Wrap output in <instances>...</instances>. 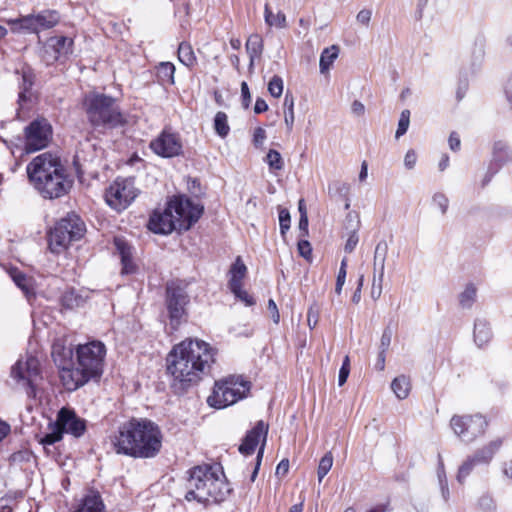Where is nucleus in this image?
Returning a JSON list of instances; mask_svg holds the SVG:
<instances>
[{
	"mask_svg": "<svg viewBox=\"0 0 512 512\" xmlns=\"http://www.w3.org/2000/svg\"><path fill=\"white\" fill-rule=\"evenodd\" d=\"M177 52L178 59L183 65H185L189 69L195 67V65L197 64V58L190 43L181 42L178 46Z\"/></svg>",
	"mask_w": 512,
	"mask_h": 512,
	"instance_id": "29",
	"label": "nucleus"
},
{
	"mask_svg": "<svg viewBox=\"0 0 512 512\" xmlns=\"http://www.w3.org/2000/svg\"><path fill=\"white\" fill-rule=\"evenodd\" d=\"M122 273L133 274L137 270V265L134 263L132 255L121 259Z\"/></svg>",
	"mask_w": 512,
	"mask_h": 512,
	"instance_id": "52",
	"label": "nucleus"
},
{
	"mask_svg": "<svg viewBox=\"0 0 512 512\" xmlns=\"http://www.w3.org/2000/svg\"><path fill=\"white\" fill-rule=\"evenodd\" d=\"M246 51L249 55L251 63L255 59H259L264 50V41L260 34H251L245 44Z\"/></svg>",
	"mask_w": 512,
	"mask_h": 512,
	"instance_id": "27",
	"label": "nucleus"
},
{
	"mask_svg": "<svg viewBox=\"0 0 512 512\" xmlns=\"http://www.w3.org/2000/svg\"><path fill=\"white\" fill-rule=\"evenodd\" d=\"M80 296L75 292L74 289L66 290L60 298L61 306L66 309H73L79 304Z\"/></svg>",
	"mask_w": 512,
	"mask_h": 512,
	"instance_id": "39",
	"label": "nucleus"
},
{
	"mask_svg": "<svg viewBox=\"0 0 512 512\" xmlns=\"http://www.w3.org/2000/svg\"><path fill=\"white\" fill-rule=\"evenodd\" d=\"M231 293L235 296L236 299L243 302L246 306H253L256 303L255 298L249 294L246 290L243 289V286H238V288H234L230 290Z\"/></svg>",
	"mask_w": 512,
	"mask_h": 512,
	"instance_id": "42",
	"label": "nucleus"
},
{
	"mask_svg": "<svg viewBox=\"0 0 512 512\" xmlns=\"http://www.w3.org/2000/svg\"><path fill=\"white\" fill-rule=\"evenodd\" d=\"M76 366L72 370L64 371L63 378L67 384V391H75L91 380H98L104 370L106 347L100 341H90L79 344L75 350Z\"/></svg>",
	"mask_w": 512,
	"mask_h": 512,
	"instance_id": "5",
	"label": "nucleus"
},
{
	"mask_svg": "<svg viewBox=\"0 0 512 512\" xmlns=\"http://www.w3.org/2000/svg\"><path fill=\"white\" fill-rule=\"evenodd\" d=\"M319 317L320 308L316 303H314L308 308L307 311V323L311 329H314L316 327L319 321Z\"/></svg>",
	"mask_w": 512,
	"mask_h": 512,
	"instance_id": "47",
	"label": "nucleus"
},
{
	"mask_svg": "<svg viewBox=\"0 0 512 512\" xmlns=\"http://www.w3.org/2000/svg\"><path fill=\"white\" fill-rule=\"evenodd\" d=\"M492 337L491 329L486 322L478 321L474 325V341L479 347L486 345Z\"/></svg>",
	"mask_w": 512,
	"mask_h": 512,
	"instance_id": "31",
	"label": "nucleus"
},
{
	"mask_svg": "<svg viewBox=\"0 0 512 512\" xmlns=\"http://www.w3.org/2000/svg\"><path fill=\"white\" fill-rule=\"evenodd\" d=\"M512 161V151L504 141H496L493 144V157L489 166L490 174L483 180L485 186L497 172V170L506 162Z\"/></svg>",
	"mask_w": 512,
	"mask_h": 512,
	"instance_id": "21",
	"label": "nucleus"
},
{
	"mask_svg": "<svg viewBox=\"0 0 512 512\" xmlns=\"http://www.w3.org/2000/svg\"><path fill=\"white\" fill-rule=\"evenodd\" d=\"M175 66L171 62H162L156 68V76L161 85L174 84Z\"/></svg>",
	"mask_w": 512,
	"mask_h": 512,
	"instance_id": "30",
	"label": "nucleus"
},
{
	"mask_svg": "<svg viewBox=\"0 0 512 512\" xmlns=\"http://www.w3.org/2000/svg\"><path fill=\"white\" fill-rule=\"evenodd\" d=\"M391 389L398 399H406L411 391V380L406 375H400L393 379Z\"/></svg>",
	"mask_w": 512,
	"mask_h": 512,
	"instance_id": "28",
	"label": "nucleus"
},
{
	"mask_svg": "<svg viewBox=\"0 0 512 512\" xmlns=\"http://www.w3.org/2000/svg\"><path fill=\"white\" fill-rule=\"evenodd\" d=\"M477 506L479 509L484 510V511L491 510L494 507V501L490 496L484 495L479 498V500L477 502Z\"/></svg>",
	"mask_w": 512,
	"mask_h": 512,
	"instance_id": "58",
	"label": "nucleus"
},
{
	"mask_svg": "<svg viewBox=\"0 0 512 512\" xmlns=\"http://www.w3.org/2000/svg\"><path fill=\"white\" fill-rule=\"evenodd\" d=\"M11 377L20 384L28 398L37 397V382L42 379L40 362L36 357L30 356L25 360H18L11 368Z\"/></svg>",
	"mask_w": 512,
	"mask_h": 512,
	"instance_id": "12",
	"label": "nucleus"
},
{
	"mask_svg": "<svg viewBox=\"0 0 512 512\" xmlns=\"http://www.w3.org/2000/svg\"><path fill=\"white\" fill-rule=\"evenodd\" d=\"M299 229L302 237H306L308 235V216L307 212H302L299 219Z\"/></svg>",
	"mask_w": 512,
	"mask_h": 512,
	"instance_id": "61",
	"label": "nucleus"
},
{
	"mask_svg": "<svg viewBox=\"0 0 512 512\" xmlns=\"http://www.w3.org/2000/svg\"><path fill=\"white\" fill-rule=\"evenodd\" d=\"M148 228L157 234H169L178 229L173 214L166 206L163 210H154L149 218Z\"/></svg>",
	"mask_w": 512,
	"mask_h": 512,
	"instance_id": "20",
	"label": "nucleus"
},
{
	"mask_svg": "<svg viewBox=\"0 0 512 512\" xmlns=\"http://www.w3.org/2000/svg\"><path fill=\"white\" fill-rule=\"evenodd\" d=\"M83 107L89 123L94 127L116 128L126 124V119L116 100L108 95L93 93L85 96Z\"/></svg>",
	"mask_w": 512,
	"mask_h": 512,
	"instance_id": "6",
	"label": "nucleus"
},
{
	"mask_svg": "<svg viewBox=\"0 0 512 512\" xmlns=\"http://www.w3.org/2000/svg\"><path fill=\"white\" fill-rule=\"evenodd\" d=\"M251 94H250V90H249V86L247 84V82L243 81L241 83V102H242V106L245 108V109H248L251 105Z\"/></svg>",
	"mask_w": 512,
	"mask_h": 512,
	"instance_id": "53",
	"label": "nucleus"
},
{
	"mask_svg": "<svg viewBox=\"0 0 512 512\" xmlns=\"http://www.w3.org/2000/svg\"><path fill=\"white\" fill-rule=\"evenodd\" d=\"M248 275V268L241 256H237L228 270V288L229 290L244 285V280Z\"/></svg>",
	"mask_w": 512,
	"mask_h": 512,
	"instance_id": "22",
	"label": "nucleus"
},
{
	"mask_svg": "<svg viewBox=\"0 0 512 512\" xmlns=\"http://www.w3.org/2000/svg\"><path fill=\"white\" fill-rule=\"evenodd\" d=\"M86 233L85 222L74 212L59 219L47 232L48 249L56 255L65 252L69 246L79 241Z\"/></svg>",
	"mask_w": 512,
	"mask_h": 512,
	"instance_id": "8",
	"label": "nucleus"
},
{
	"mask_svg": "<svg viewBox=\"0 0 512 512\" xmlns=\"http://www.w3.org/2000/svg\"><path fill=\"white\" fill-rule=\"evenodd\" d=\"M298 253L308 261L312 259V246L307 240H300L297 244Z\"/></svg>",
	"mask_w": 512,
	"mask_h": 512,
	"instance_id": "51",
	"label": "nucleus"
},
{
	"mask_svg": "<svg viewBox=\"0 0 512 512\" xmlns=\"http://www.w3.org/2000/svg\"><path fill=\"white\" fill-rule=\"evenodd\" d=\"M284 122L287 130L290 132L294 125V98L292 94L286 93L284 98Z\"/></svg>",
	"mask_w": 512,
	"mask_h": 512,
	"instance_id": "34",
	"label": "nucleus"
},
{
	"mask_svg": "<svg viewBox=\"0 0 512 512\" xmlns=\"http://www.w3.org/2000/svg\"><path fill=\"white\" fill-rule=\"evenodd\" d=\"M371 15H372V13L370 10L363 9L357 14V21L364 25H368V23L371 19Z\"/></svg>",
	"mask_w": 512,
	"mask_h": 512,
	"instance_id": "63",
	"label": "nucleus"
},
{
	"mask_svg": "<svg viewBox=\"0 0 512 512\" xmlns=\"http://www.w3.org/2000/svg\"><path fill=\"white\" fill-rule=\"evenodd\" d=\"M53 138L51 123L43 116L32 120L24 129V150L33 153L49 146Z\"/></svg>",
	"mask_w": 512,
	"mask_h": 512,
	"instance_id": "13",
	"label": "nucleus"
},
{
	"mask_svg": "<svg viewBox=\"0 0 512 512\" xmlns=\"http://www.w3.org/2000/svg\"><path fill=\"white\" fill-rule=\"evenodd\" d=\"M86 421L76 414L73 409L63 407L56 417L53 429L50 433L45 434L40 443L43 445H53L62 440L63 434H71L79 438L86 432Z\"/></svg>",
	"mask_w": 512,
	"mask_h": 512,
	"instance_id": "11",
	"label": "nucleus"
},
{
	"mask_svg": "<svg viewBox=\"0 0 512 512\" xmlns=\"http://www.w3.org/2000/svg\"><path fill=\"white\" fill-rule=\"evenodd\" d=\"M38 32L55 27L60 22V13L57 10L47 9L34 15Z\"/></svg>",
	"mask_w": 512,
	"mask_h": 512,
	"instance_id": "26",
	"label": "nucleus"
},
{
	"mask_svg": "<svg viewBox=\"0 0 512 512\" xmlns=\"http://www.w3.org/2000/svg\"><path fill=\"white\" fill-rule=\"evenodd\" d=\"M477 289L474 284L470 283L465 290L459 295V303L463 308H470L475 302Z\"/></svg>",
	"mask_w": 512,
	"mask_h": 512,
	"instance_id": "36",
	"label": "nucleus"
},
{
	"mask_svg": "<svg viewBox=\"0 0 512 512\" xmlns=\"http://www.w3.org/2000/svg\"><path fill=\"white\" fill-rule=\"evenodd\" d=\"M216 356V348L197 338L175 344L166 357V372L174 392L185 393L210 375Z\"/></svg>",
	"mask_w": 512,
	"mask_h": 512,
	"instance_id": "1",
	"label": "nucleus"
},
{
	"mask_svg": "<svg viewBox=\"0 0 512 512\" xmlns=\"http://www.w3.org/2000/svg\"><path fill=\"white\" fill-rule=\"evenodd\" d=\"M349 373H350V358L348 355H346L343 359V363H342V366L339 371V376H338L339 386H342L346 383Z\"/></svg>",
	"mask_w": 512,
	"mask_h": 512,
	"instance_id": "50",
	"label": "nucleus"
},
{
	"mask_svg": "<svg viewBox=\"0 0 512 512\" xmlns=\"http://www.w3.org/2000/svg\"><path fill=\"white\" fill-rule=\"evenodd\" d=\"M358 241H359L358 234H357V232H356V231H353V232L349 235V237H348V239H347V241H346V244H345V247H344L345 252H346V253H352V252H353V250L355 249V247L357 246Z\"/></svg>",
	"mask_w": 512,
	"mask_h": 512,
	"instance_id": "55",
	"label": "nucleus"
},
{
	"mask_svg": "<svg viewBox=\"0 0 512 512\" xmlns=\"http://www.w3.org/2000/svg\"><path fill=\"white\" fill-rule=\"evenodd\" d=\"M113 242L121 259L132 255V247L123 237H115Z\"/></svg>",
	"mask_w": 512,
	"mask_h": 512,
	"instance_id": "45",
	"label": "nucleus"
},
{
	"mask_svg": "<svg viewBox=\"0 0 512 512\" xmlns=\"http://www.w3.org/2000/svg\"><path fill=\"white\" fill-rule=\"evenodd\" d=\"M113 242L121 259L132 255V247L123 237H115Z\"/></svg>",
	"mask_w": 512,
	"mask_h": 512,
	"instance_id": "46",
	"label": "nucleus"
},
{
	"mask_svg": "<svg viewBox=\"0 0 512 512\" xmlns=\"http://www.w3.org/2000/svg\"><path fill=\"white\" fill-rule=\"evenodd\" d=\"M19 73L21 75L19 100L26 102L30 100L31 91L35 82V74L30 67H23Z\"/></svg>",
	"mask_w": 512,
	"mask_h": 512,
	"instance_id": "25",
	"label": "nucleus"
},
{
	"mask_svg": "<svg viewBox=\"0 0 512 512\" xmlns=\"http://www.w3.org/2000/svg\"><path fill=\"white\" fill-rule=\"evenodd\" d=\"M268 91L271 96L279 98L283 93V80L280 76L274 75L268 83Z\"/></svg>",
	"mask_w": 512,
	"mask_h": 512,
	"instance_id": "44",
	"label": "nucleus"
},
{
	"mask_svg": "<svg viewBox=\"0 0 512 512\" xmlns=\"http://www.w3.org/2000/svg\"><path fill=\"white\" fill-rule=\"evenodd\" d=\"M51 357L58 368V374L63 387L67 390V384L64 376V371L73 369V351L66 346V341L62 338H57L53 341L51 346Z\"/></svg>",
	"mask_w": 512,
	"mask_h": 512,
	"instance_id": "18",
	"label": "nucleus"
},
{
	"mask_svg": "<svg viewBox=\"0 0 512 512\" xmlns=\"http://www.w3.org/2000/svg\"><path fill=\"white\" fill-rule=\"evenodd\" d=\"M185 499L199 503H221L232 492L223 468L217 464H202L189 469Z\"/></svg>",
	"mask_w": 512,
	"mask_h": 512,
	"instance_id": "4",
	"label": "nucleus"
},
{
	"mask_svg": "<svg viewBox=\"0 0 512 512\" xmlns=\"http://www.w3.org/2000/svg\"><path fill=\"white\" fill-rule=\"evenodd\" d=\"M347 260L343 259L336 279L335 293L340 295L346 279Z\"/></svg>",
	"mask_w": 512,
	"mask_h": 512,
	"instance_id": "49",
	"label": "nucleus"
},
{
	"mask_svg": "<svg viewBox=\"0 0 512 512\" xmlns=\"http://www.w3.org/2000/svg\"><path fill=\"white\" fill-rule=\"evenodd\" d=\"M390 342H391V334L386 331L383 332L382 337H381V344H380L381 350L387 351V349L390 345Z\"/></svg>",
	"mask_w": 512,
	"mask_h": 512,
	"instance_id": "64",
	"label": "nucleus"
},
{
	"mask_svg": "<svg viewBox=\"0 0 512 512\" xmlns=\"http://www.w3.org/2000/svg\"><path fill=\"white\" fill-rule=\"evenodd\" d=\"M74 52V39L66 36L50 37L45 53L49 56V64L65 62Z\"/></svg>",
	"mask_w": 512,
	"mask_h": 512,
	"instance_id": "19",
	"label": "nucleus"
},
{
	"mask_svg": "<svg viewBox=\"0 0 512 512\" xmlns=\"http://www.w3.org/2000/svg\"><path fill=\"white\" fill-rule=\"evenodd\" d=\"M214 129L215 132L221 137L225 138L229 132L230 127L228 124V117L225 112L218 111L214 118Z\"/></svg>",
	"mask_w": 512,
	"mask_h": 512,
	"instance_id": "35",
	"label": "nucleus"
},
{
	"mask_svg": "<svg viewBox=\"0 0 512 512\" xmlns=\"http://www.w3.org/2000/svg\"><path fill=\"white\" fill-rule=\"evenodd\" d=\"M264 17L268 26H276L278 28H285L287 26L285 14L281 11H279L277 14H274L269 4H265Z\"/></svg>",
	"mask_w": 512,
	"mask_h": 512,
	"instance_id": "33",
	"label": "nucleus"
},
{
	"mask_svg": "<svg viewBox=\"0 0 512 512\" xmlns=\"http://www.w3.org/2000/svg\"><path fill=\"white\" fill-rule=\"evenodd\" d=\"M265 161L268 164L270 171L273 172L282 170L284 167V162L281 154L274 149H270L268 151Z\"/></svg>",
	"mask_w": 512,
	"mask_h": 512,
	"instance_id": "37",
	"label": "nucleus"
},
{
	"mask_svg": "<svg viewBox=\"0 0 512 512\" xmlns=\"http://www.w3.org/2000/svg\"><path fill=\"white\" fill-rule=\"evenodd\" d=\"M134 177H116L104 191L105 203L115 212L125 211L139 196Z\"/></svg>",
	"mask_w": 512,
	"mask_h": 512,
	"instance_id": "10",
	"label": "nucleus"
},
{
	"mask_svg": "<svg viewBox=\"0 0 512 512\" xmlns=\"http://www.w3.org/2000/svg\"><path fill=\"white\" fill-rule=\"evenodd\" d=\"M252 383L244 375L230 374L216 380L207 404L214 409H225L247 398L250 394Z\"/></svg>",
	"mask_w": 512,
	"mask_h": 512,
	"instance_id": "7",
	"label": "nucleus"
},
{
	"mask_svg": "<svg viewBox=\"0 0 512 512\" xmlns=\"http://www.w3.org/2000/svg\"><path fill=\"white\" fill-rule=\"evenodd\" d=\"M339 54V48L336 45H332L328 48H325L320 56V71L321 73L327 72L332 66L333 62L336 60Z\"/></svg>",
	"mask_w": 512,
	"mask_h": 512,
	"instance_id": "32",
	"label": "nucleus"
},
{
	"mask_svg": "<svg viewBox=\"0 0 512 512\" xmlns=\"http://www.w3.org/2000/svg\"><path fill=\"white\" fill-rule=\"evenodd\" d=\"M10 276L14 283L23 291L29 292L30 290V283L27 275L20 271L17 268H13L10 270Z\"/></svg>",
	"mask_w": 512,
	"mask_h": 512,
	"instance_id": "38",
	"label": "nucleus"
},
{
	"mask_svg": "<svg viewBox=\"0 0 512 512\" xmlns=\"http://www.w3.org/2000/svg\"><path fill=\"white\" fill-rule=\"evenodd\" d=\"M149 148L153 153L162 158L176 157L183 152L180 135L173 132L170 128H164L161 133L150 142Z\"/></svg>",
	"mask_w": 512,
	"mask_h": 512,
	"instance_id": "17",
	"label": "nucleus"
},
{
	"mask_svg": "<svg viewBox=\"0 0 512 512\" xmlns=\"http://www.w3.org/2000/svg\"><path fill=\"white\" fill-rule=\"evenodd\" d=\"M291 217L290 213L287 209L283 208L279 210V224H280V233L284 237L286 232L290 228Z\"/></svg>",
	"mask_w": 512,
	"mask_h": 512,
	"instance_id": "48",
	"label": "nucleus"
},
{
	"mask_svg": "<svg viewBox=\"0 0 512 512\" xmlns=\"http://www.w3.org/2000/svg\"><path fill=\"white\" fill-rule=\"evenodd\" d=\"M409 124H410V111L408 109H405L401 112L400 119L398 122V128H397L396 134H395V137L397 139L400 138L401 136H403L407 132V130L409 128Z\"/></svg>",
	"mask_w": 512,
	"mask_h": 512,
	"instance_id": "43",
	"label": "nucleus"
},
{
	"mask_svg": "<svg viewBox=\"0 0 512 512\" xmlns=\"http://www.w3.org/2000/svg\"><path fill=\"white\" fill-rule=\"evenodd\" d=\"M163 433L157 423L148 418H131L121 424L110 437L114 451L135 459L156 457L163 447Z\"/></svg>",
	"mask_w": 512,
	"mask_h": 512,
	"instance_id": "2",
	"label": "nucleus"
},
{
	"mask_svg": "<svg viewBox=\"0 0 512 512\" xmlns=\"http://www.w3.org/2000/svg\"><path fill=\"white\" fill-rule=\"evenodd\" d=\"M417 162V154L415 150L410 149L407 151L405 158H404V164L407 169H412Z\"/></svg>",
	"mask_w": 512,
	"mask_h": 512,
	"instance_id": "59",
	"label": "nucleus"
},
{
	"mask_svg": "<svg viewBox=\"0 0 512 512\" xmlns=\"http://www.w3.org/2000/svg\"><path fill=\"white\" fill-rule=\"evenodd\" d=\"M269 425L263 420H259L255 423L252 429L248 430L240 444L238 450L242 455H252L257 446L262 443L256 457L255 468L251 475V481L253 482L258 474L259 467L262 461L264 446L267 440Z\"/></svg>",
	"mask_w": 512,
	"mask_h": 512,
	"instance_id": "16",
	"label": "nucleus"
},
{
	"mask_svg": "<svg viewBox=\"0 0 512 512\" xmlns=\"http://www.w3.org/2000/svg\"><path fill=\"white\" fill-rule=\"evenodd\" d=\"M448 144H449V148L452 151L457 152L460 150L461 140H460V136L457 132L453 131L450 133L449 139H448Z\"/></svg>",
	"mask_w": 512,
	"mask_h": 512,
	"instance_id": "56",
	"label": "nucleus"
},
{
	"mask_svg": "<svg viewBox=\"0 0 512 512\" xmlns=\"http://www.w3.org/2000/svg\"><path fill=\"white\" fill-rule=\"evenodd\" d=\"M178 230H189L201 217L203 207L184 195L174 196L167 203Z\"/></svg>",
	"mask_w": 512,
	"mask_h": 512,
	"instance_id": "14",
	"label": "nucleus"
},
{
	"mask_svg": "<svg viewBox=\"0 0 512 512\" xmlns=\"http://www.w3.org/2000/svg\"><path fill=\"white\" fill-rule=\"evenodd\" d=\"M333 465V455L327 452L319 461L317 475L319 482L328 474Z\"/></svg>",
	"mask_w": 512,
	"mask_h": 512,
	"instance_id": "40",
	"label": "nucleus"
},
{
	"mask_svg": "<svg viewBox=\"0 0 512 512\" xmlns=\"http://www.w3.org/2000/svg\"><path fill=\"white\" fill-rule=\"evenodd\" d=\"M26 172L30 183L46 199L59 198L70 188L65 166L59 156L50 152L34 157Z\"/></svg>",
	"mask_w": 512,
	"mask_h": 512,
	"instance_id": "3",
	"label": "nucleus"
},
{
	"mask_svg": "<svg viewBox=\"0 0 512 512\" xmlns=\"http://www.w3.org/2000/svg\"><path fill=\"white\" fill-rule=\"evenodd\" d=\"M479 465L473 456H469L459 467L457 479L459 482H463L469 474L472 472L474 467Z\"/></svg>",
	"mask_w": 512,
	"mask_h": 512,
	"instance_id": "41",
	"label": "nucleus"
},
{
	"mask_svg": "<svg viewBox=\"0 0 512 512\" xmlns=\"http://www.w3.org/2000/svg\"><path fill=\"white\" fill-rule=\"evenodd\" d=\"M433 201L440 208L443 214L446 213L449 205V200L444 194L436 193L433 196Z\"/></svg>",
	"mask_w": 512,
	"mask_h": 512,
	"instance_id": "54",
	"label": "nucleus"
},
{
	"mask_svg": "<svg viewBox=\"0 0 512 512\" xmlns=\"http://www.w3.org/2000/svg\"><path fill=\"white\" fill-rule=\"evenodd\" d=\"M190 302L189 295L178 280L168 281L165 285V307L169 318V325L173 331L187 322V306Z\"/></svg>",
	"mask_w": 512,
	"mask_h": 512,
	"instance_id": "9",
	"label": "nucleus"
},
{
	"mask_svg": "<svg viewBox=\"0 0 512 512\" xmlns=\"http://www.w3.org/2000/svg\"><path fill=\"white\" fill-rule=\"evenodd\" d=\"M268 110V104L263 98L258 97L254 105V112L256 114L264 113Z\"/></svg>",
	"mask_w": 512,
	"mask_h": 512,
	"instance_id": "62",
	"label": "nucleus"
},
{
	"mask_svg": "<svg viewBox=\"0 0 512 512\" xmlns=\"http://www.w3.org/2000/svg\"><path fill=\"white\" fill-rule=\"evenodd\" d=\"M266 139V131L262 127H257L253 133V144L259 147Z\"/></svg>",
	"mask_w": 512,
	"mask_h": 512,
	"instance_id": "57",
	"label": "nucleus"
},
{
	"mask_svg": "<svg viewBox=\"0 0 512 512\" xmlns=\"http://www.w3.org/2000/svg\"><path fill=\"white\" fill-rule=\"evenodd\" d=\"M450 426L463 442L472 443L485 434L488 421L481 414L454 415L450 420Z\"/></svg>",
	"mask_w": 512,
	"mask_h": 512,
	"instance_id": "15",
	"label": "nucleus"
},
{
	"mask_svg": "<svg viewBox=\"0 0 512 512\" xmlns=\"http://www.w3.org/2000/svg\"><path fill=\"white\" fill-rule=\"evenodd\" d=\"M503 444L502 439L498 438L490 441L487 445L475 451L472 455L478 464H488L499 451Z\"/></svg>",
	"mask_w": 512,
	"mask_h": 512,
	"instance_id": "24",
	"label": "nucleus"
},
{
	"mask_svg": "<svg viewBox=\"0 0 512 512\" xmlns=\"http://www.w3.org/2000/svg\"><path fill=\"white\" fill-rule=\"evenodd\" d=\"M6 22L13 32L38 33L34 14L8 19Z\"/></svg>",
	"mask_w": 512,
	"mask_h": 512,
	"instance_id": "23",
	"label": "nucleus"
},
{
	"mask_svg": "<svg viewBox=\"0 0 512 512\" xmlns=\"http://www.w3.org/2000/svg\"><path fill=\"white\" fill-rule=\"evenodd\" d=\"M289 467H290L289 460L287 458L282 459L276 467V471H275L276 476L284 477L288 473Z\"/></svg>",
	"mask_w": 512,
	"mask_h": 512,
	"instance_id": "60",
	"label": "nucleus"
}]
</instances>
